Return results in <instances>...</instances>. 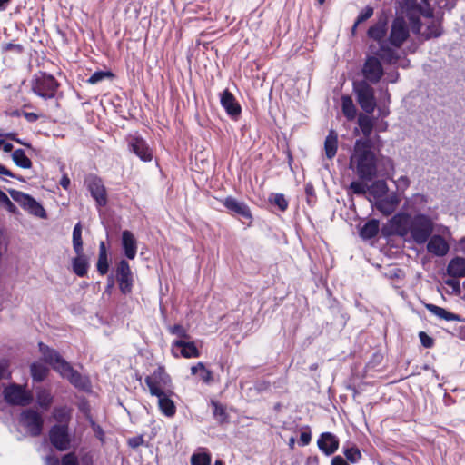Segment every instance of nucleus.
I'll return each mask as SVG.
<instances>
[{
    "mask_svg": "<svg viewBox=\"0 0 465 465\" xmlns=\"http://www.w3.org/2000/svg\"><path fill=\"white\" fill-rule=\"evenodd\" d=\"M341 102L344 115L348 120H353L356 115V108L352 99L350 96H343Z\"/></svg>",
    "mask_w": 465,
    "mask_h": 465,
    "instance_id": "obj_39",
    "label": "nucleus"
},
{
    "mask_svg": "<svg viewBox=\"0 0 465 465\" xmlns=\"http://www.w3.org/2000/svg\"><path fill=\"white\" fill-rule=\"evenodd\" d=\"M223 204L231 213L238 214L246 219H252L251 210L245 203L238 201L234 197L228 196L223 200Z\"/></svg>",
    "mask_w": 465,
    "mask_h": 465,
    "instance_id": "obj_20",
    "label": "nucleus"
},
{
    "mask_svg": "<svg viewBox=\"0 0 465 465\" xmlns=\"http://www.w3.org/2000/svg\"><path fill=\"white\" fill-rule=\"evenodd\" d=\"M36 401L40 407L47 410L53 402V396L48 390L41 388L36 391Z\"/></svg>",
    "mask_w": 465,
    "mask_h": 465,
    "instance_id": "obj_36",
    "label": "nucleus"
},
{
    "mask_svg": "<svg viewBox=\"0 0 465 465\" xmlns=\"http://www.w3.org/2000/svg\"><path fill=\"white\" fill-rule=\"evenodd\" d=\"M23 115L29 123H34L39 118V116L35 113L24 112Z\"/></svg>",
    "mask_w": 465,
    "mask_h": 465,
    "instance_id": "obj_55",
    "label": "nucleus"
},
{
    "mask_svg": "<svg viewBox=\"0 0 465 465\" xmlns=\"http://www.w3.org/2000/svg\"><path fill=\"white\" fill-rule=\"evenodd\" d=\"M338 148V136L337 134L331 130L324 142L325 154L328 159H332Z\"/></svg>",
    "mask_w": 465,
    "mask_h": 465,
    "instance_id": "obj_29",
    "label": "nucleus"
},
{
    "mask_svg": "<svg viewBox=\"0 0 465 465\" xmlns=\"http://www.w3.org/2000/svg\"><path fill=\"white\" fill-rule=\"evenodd\" d=\"M373 15V8L371 7V6H367L365 7L358 15L354 25H353V27H352V32L354 33L356 27L362 22L366 21L367 19H369L370 17H371Z\"/></svg>",
    "mask_w": 465,
    "mask_h": 465,
    "instance_id": "obj_43",
    "label": "nucleus"
},
{
    "mask_svg": "<svg viewBox=\"0 0 465 465\" xmlns=\"http://www.w3.org/2000/svg\"><path fill=\"white\" fill-rule=\"evenodd\" d=\"M129 150L137 155L143 162H150L153 159V151L147 143L140 136H129L127 138Z\"/></svg>",
    "mask_w": 465,
    "mask_h": 465,
    "instance_id": "obj_15",
    "label": "nucleus"
},
{
    "mask_svg": "<svg viewBox=\"0 0 465 465\" xmlns=\"http://www.w3.org/2000/svg\"><path fill=\"white\" fill-rule=\"evenodd\" d=\"M48 373V368L42 362L36 361L31 365V375L35 381H42Z\"/></svg>",
    "mask_w": 465,
    "mask_h": 465,
    "instance_id": "obj_34",
    "label": "nucleus"
},
{
    "mask_svg": "<svg viewBox=\"0 0 465 465\" xmlns=\"http://www.w3.org/2000/svg\"><path fill=\"white\" fill-rule=\"evenodd\" d=\"M8 193L12 199L29 213L40 218L46 217V213L43 206L29 194L15 189L8 190Z\"/></svg>",
    "mask_w": 465,
    "mask_h": 465,
    "instance_id": "obj_9",
    "label": "nucleus"
},
{
    "mask_svg": "<svg viewBox=\"0 0 465 465\" xmlns=\"http://www.w3.org/2000/svg\"><path fill=\"white\" fill-rule=\"evenodd\" d=\"M427 242V250L431 254L441 257L448 253L450 247L442 236L433 235Z\"/></svg>",
    "mask_w": 465,
    "mask_h": 465,
    "instance_id": "obj_22",
    "label": "nucleus"
},
{
    "mask_svg": "<svg viewBox=\"0 0 465 465\" xmlns=\"http://www.w3.org/2000/svg\"><path fill=\"white\" fill-rule=\"evenodd\" d=\"M354 91L360 106L368 114L374 111L376 103L373 88L365 81L354 84Z\"/></svg>",
    "mask_w": 465,
    "mask_h": 465,
    "instance_id": "obj_10",
    "label": "nucleus"
},
{
    "mask_svg": "<svg viewBox=\"0 0 465 465\" xmlns=\"http://www.w3.org/2000/svg\"><path fill=\"white\" fill-rule=\"evenodd\" d=\"M191 465H211V455L207 452L193 453L191 457Z\"/></svg>",
    "mask_w": 465,
    "mask_h": 465,
    "instance_id": "obj_40",
    "label": "nucleus"
},
{
    "mask_svg": "<svg viewBox=\"0 0 465 465\" xmlns=\"http://www.w3.org/2000/svg\"><path fill=\"white\" fill-rule=\"evenodd\" d=\"M410 36V27L403 17H396L393 19L387 44L394 50L399 49L407 41Z\"/></svg>",
    "mask_w": 465,
    "mask_h": 465,
    "instance_id": "obj_8",
    "label": "nucleus"
},
{
    "mask_svg": "<svg viewBox=\"0 0 465 465\" xmlns=\"http://www.w3.org/2000/svg\"><path fill=\"white\" fill-rule=\"evenodd\" d=\"M4 398L9 404L25 406L31 402L32 394L25 390V386L11 384L4 391Z\"/></svg>",
    "mask_w": 465,
    "mask_h": 465,
    "instance_id": "obj_11",
    "label": "nucleus"
},
{
    "mask_svg": "<svg viewBox=\"0 0 465 465\" xmlns=\"http://www.w3.org/2000/svg\"><path fill=\"white\" fill-rule=\"evenodd\" d=\"M447 272L452 277H465V258L455 257L448 264Z\"/></svg>",
    "mask_w": 465,
    "mask_h": 465,
    "instance_id": "obj_28",
    "label": "nucleus"
},
{
    "mask_svg": "<svg viewBox=\"0 0 465 465\" xmlns=\"http://www.w3.org/2000/svg\"><path fill=\"white\" fill-rule=\"evenodd\" d=\"M344 455L346 459L352 463L357 462L361 458V453L360 450L356 447H351L346 449L344 450Z\"/></svg>",
    "mask_w": 465,
    "mask_h": 465,
    "instance_id": "obj_45",
    "label": "nucleus"
},
{
    "mask_svg": "<svg viewBox=\"0 0 465 465\" xmlns=\"http://www.w3.org/2000/svg\"><path fill=\"white\" fill-rule=\"evenodd\" d=\"M72 265L73 271L77 276L84 277L86 275L89 264L83 252L81 254H77V257L73 260Z\"/></svg>",
    "mask_w": 465,
    "mask_h": 465,
    "instance_id": "obj_30",
    "label": "nucleus"
},
{
    "mask_svg": "<svg viewBox=\"0 0 465 465\" xmlns=\"http://www.w3.org/2000/svg\"><path fill=\"white\" fill-rule=\"evenodd\" d=\"M21 424L32 436H38L43 429V418L40 413L32 409H27L21 413Z\"/></svg>",
    "mask_w": 465,
    "mask_h": 465,
    "instance_id": "obj_13",
    "label": "nucleus"
},
{
    "mask_svg": "<svg viewBox=\"0 0 465 465\" xmlns=\"http://www.w3.org/2000/svg\"><path fill=\"white\" fill-rule=\"evenodd\" d=\"M350 190L355 194H364L368 187L363 182L353 181L350 184Z\"/></svg>",
    "mask_w": 465,
    "mask_h": 465,
    "instance_id": "obj_47",
    "label": "nucleus"
},
{
    "mask_svg": "<svg viewBox=\"0 0 465 465\" xmlns=\"http://www.w3.org/2000/svg\"><path fill=\"white\" fill-rule=\"evenodd\" d=\"M92 427H93V430H94L95 435L100 440H102L103 436H104V431H103L102 428L99 425L95 424L94 421H92Z\"/></svg>",
    "mask_w": 465,
    "mask_h": 465,
    "instance_id": "obj_57",
    "label": "nucleus"
},
{
    "mask_svg": "<svg viewBox=\"0 0 465 465\" xmlns=\"http://www.w3.org/2000/svg\"><path fill=\"white\" fill-rule=\"evenodd\" d=\"M122 247L126 258L133 260L137 253V241L130 231L122 232Z\"/></svg>",
    "mask_w": 465,
    "mask_h": 465,
    "instance_id": "obj_24",
    "label": "nucleus"
},
{
    "mask_svg": "<svg viewBox=\"0 0 465 465\" xmlns=\"http://www.w3.org/2000/svg\"><path fill=\"white\" fill-rule=\"evenodd\" d=\"M60 184L64 189H68L70 185V179L67 175H64L60 181Z\"/></svg>",
    "mask_w": 465,
    "mask_h": 465,
    "instance_id": "obj_60",
    "label": "nucleus"
},
{
    "mask_svg": "<svg viewBox=\"0 0 465 465\" xmlns=\"http://www.w3.org/2000/svg\"><path fill=\"white\" fill-rule=\"evenodd\" d=\"M221 104L232 117H237L241 114L240 104L236 102L233 94L227 89L221 94Z\"/></svg>",
    "mask_w": 465,
    "mask_h": 465,
    "instance_id": "obj_23",
    "label": "nucleus"
},
{
    "mask_svg": "<svg viewBox=\"0 0 465 465\" xmlns=\"http://www.w3.org/2000/svg\"><path fill=\"white\" fill-rule=\"evenodd\" d=\"M213 412L214 417L220 422H223L226 420V413H225L224 408L216 402H213Z\"/></svg>",
    "mask_w": 465,
    "mask_h": 465,
    "instance_id": "obj_49",
    "label": "nucleus"
},
{
    "mask_svg": "<svg viewBox=\"0 0 465 465\" xmlns=\"http://www.w3.org/2000/svg\"><path fill=\"white\" fill-rule=\"evenodd\" d=\"M12 159L18 167L24 169H29L32 167L31 160L26 156L25 151L22 149L15 150L12 153Z\"/></svg>",
    "mask_w": 465,
    "mask_h": 465,
    "instance_id": "obj_33",
    "label": "nucleus"
},
{
    "mask_svg": "<svg viewBox=\"0 0 465 465\" xmlns=\"http://www.w3.org/2000/svg\"><path fill=\"white\" fill-rule=\"evenodd\" d=\"M270 202L278 206L281 211H285L288 207V202L282 193H274L270 197Z\"/></svg>",
    "mask_w": 465,
    "mask_h": 465,
    "instance_id": "obj_42",
    "label": "nucleus"
},
{
    "mask_svg": "<svg viewBox=\"0 0 465 465\" xmlns=\"http://www.w3.org/2000/svg\"><path fill=\"white\" fill-rule=\"evenodd\" d=\"M50 440L59 450H65L69 448V436L65 425H54L50 430Z\"/></svg>",
    "mask_w": 465,
    "mask_h": 465,
    "instance_id": "obj_18",
    "label": "nucleus"
},
{
    "mask_svg": "<svg viewBox=\"0 0 465 465\" xmlns=\"http://www.w3.org/2000/svg\"><path fill=\"white\" fill-rule=\"evenodd\" d=\"M109 262L108 255H103L98 257L97 261V271L101 275H105L108 272Z\"/></svg>",
    "mask_w": 465,
    "mask_h": 465,
    "instance_id": "obj_46",
    "label": "nucleus"
},
{
    "mask_svg": "<svg viewBox=\"0 0 465 465\" xmlns=\"http://www.w3.org/2000/svg\"><path fill=\"white\" fill-rule=\"evenodd\" d=\"M114 74L110 71H97L94 72L87 80V83L91 84H96L105 79H112Z\"/></svg>",
    "mask_w": 465,
    "mask_h": 465,
    "instance_id": "obj_41",
    "label": "nucleus"
},
{
    "mask_svg": "<svg viewBox=\"0 0 465 465\" xmlns=\"http://www.w3.org/2000/svg\"><path fill=\"white\" fill-rule=\"evenodd\" d=\"M425 308L440 320H443V321H447V322H450V321L463 322V319L459 314L450 312L447 311L445 308L437 306L435 304L426 303Z\"/></svg>",
    "mask_w": 465,
    "mask_h": 465,
    "instance_id": "obj_27",
    "label": "nucleus"
},
{
    "mask_svg": "<svg viewBox=\"0 0 465 465\" xmlns=\"http://www.w3.org/2000/svg\"><path fill=\"white\" fill-rule=\"evenodd\" d=\"M62 465H79L78 458L74 452L65 454L62 459Z\"/></svg>",
    "mask_w": 465,
    "mask_h": 465,
    "instance_id": "obj_50",
    "label": "nucleus"
},
{
    "mask_svg": "<svg viewBox=\"0 0 465 465\" xmlns=\"http://www.w3.org/2000/svg\"><path fill=\"white\" fill-rule=\"evenodd\" d=\"M398 190L404 192L410 186V180L407 176L402 175L394 181Z\"/></svg>",
    "mask_w": 465,
    "mask_h": 465,
    "instance_id": "obj_51",
    "label": "nucleus"
},
{
    "mask_svg": "<svg viewBox=\"0 0 465 465\" xmlns=\"http://www.w3.org/2000/svg\"><path fill=\"white\" fill-rule=\"evenodd\" d=\"M5 209L11 213H16L17 212L16 206L11 201L5 206Z\"/></svg>",
    "mask_w": 465,
    "mask_h": 465,
    "instance_id": "obj_62",
    "label": "nucleus"
},
{
    "mask_svg": "<svg viewBox=\"0 0 465 465\" xmlns=\"http://www.w3.org/2000/svg\"><path fill=\"white\" fill-rule=\"evenodd\" d=\"M368 191L375 198L381 199L386 194L388 186L384 181L379 180L374 182L369 188Z\"/></svg>",
    "mask_w": 465,
    "mask_h": 465,
    "instance_id": "obj_37",
    "label": "nucleus"
},
{
    "mask_svg": "<svg viewBox=\"0 0 465 465\" xmlns=\"http://www.w3.org/2000/svg\"><path fill=\"white\" fill-rule=\"evenodd\" d=\"M58 86L55 78L45 73L35 74L32 80V91L44 99L54 97Z\"/></svg>",
    "mask_w": 465,
    "mask_h": 465,
    "instance_id": "obj_7",
    "label": "nucleus"
},
{
    "mask_svg": "<svg viewBox=\"0 0 465 465\" xmlns=\"http://www.w3.org/2000/svg\"><path fill=\"white\" fill-rule=\"evenodd\" d=\"M115 277L122 293L128 294L132 292L134 277L129 263L121 260L115 268Z\"/></svg>",
    "mask_w": 465,
    "mask_h": 465,
    "instance_id": "obj_12",
    "label": "nucleus"
},
{
    "mask_svg": "<svg viewBox=\"0 0 465 465\" xmlns=\"http://www.w3.org/2000/svg\"><path fill=\"white\" fill-rule=\"evenodd\" d=\"M358 124L364 137L368 139L373 129L371 118L365 114H360L358 117Z\"/></svg>",
    "mask_w": 465,
    "mask_h": 465,
    "instance_id": "obj_35",
    "label": "nucleus"
},
{
    "mask_svg": "<svg viewBox=\"0 0 465 465\" xmlns=\"http://www.w3.org/2000/svg\"><path fill=\"white\" fill-rule=\"evenodd\" d=\"M70 416V411L66 407L55 408L54 410V417L59 421L66 420Z\"/></svg>",
    "mask_w": 465,
    "mask_h": 465,
    "instance_id": "obj_48",
    "label": "nucleus"
},
{
    "mask_svg": "<svg viewBox=\"0 0 465 465\" xmlns=\"http://www.w3.org/2000/svg\"><path fill=\"white\" fill-rule=\"evenodd\" d=\"M350 168L361 181H371L376 176V156L369 139L356 140L350 157Z\"/></svg>",
    "mask_w": 465,
    "mask_h": 465,
    "instance_id": "obj_2",
    "label": "nucleus"
},
{
    "mask_svg": "<svg viewBox=\"0 0 465 465\" xmlns=\"http://www.w3.org/2000/svg\"><path fill=\"white\" fill-rule=\"evenodd\" d=\"M419 338L422 346L425 348H431L434 344L433 339L424 331H420L419 333Z\"/></svg>",
    "mask_w": 465,
    "mask_h": 465,
    "instance_id": "obj_52",
    "label": "nucleus"
},
{
    "mask_svg": "<svg viewBox=\"0 0 465 465\" xmlns=\"http://www.w3.org/2000/svg\"><path fill=\"white\" fill-rule=\"evenodd\" d=\"M191 372L193 375L199 373L200 379L205 383L213 381V372L203 362H198L196 365L192 366Z\"/></svg>",
    "mask_w": 465,
    "mask_h": 465,
    "instance_id": "obj_31",
    "label": "nucleus"
},
{
    "mask_svg": "<svg viewBox=\"0 0 465 465\" xmlns=\"http://www.w3.org/2000/svg\"><path fill=\"white\" fill-rule=\"evenodd\" d=\"M107 255V251L104 242H101L99 244V256Z\"/></svg>",
    "mask_w": 465,
    "mask_h": 465,
    "instance_id": "obj_63",
    "label": "nucleus"
},
{
    "mask_svg": "<svg viewBox=\"0 0 465 465\" xmlns=\"http://www.w3.org/2000/svg\"><path fill=\"white\" fill-rule=\"evenodd\" d=\"M144 381L153 396L173 391L171 377L162 366H159L152 374L148 375Z\"/></svg>",
    "mask_w": 465,
    "mask_h": 465,
    "instance_id": "obj_6",
    "label": "nucleus"
},
{
    "mask_svg": "<svg viewBox=\"0 0 465 465\" xmlns=\"http://www.w3.org/2000/svg\"><path fill=\"white\" fill-rule=\"evenodd\" d=\"M85 183L97 205L104 206L107 203V197L105 188L101 179L95 175H89L85 179Z\"/></svg>",
    "mask_w": 465,
    "mask_h": 465,
    "instance_id": "obj_16",
    "label": "nucleus"
},
{
    "mask_svg": "<svg viewBox=\"0 0 465 465\" xmlns=\"http://www.w3.org/2000/svg\"><path fill=\"white\" fill-rule=\"evenodd\" d=\"M407 5L411 8V10L407 12V17L411 21V30L414 34L420 35L425 39L438 37L440 35V28L435 23L427 25V27L422 30V25L420 22L419 15H422L425 17H432L431 10H425L420 4L416 2V0H407Z\"/></svg>",
    "mask_w": 465,
    "mask_h": 465,
    "instance_id": "obj_4",
    "label": "nucleus"
},
{
    "mask_svg": "<svg viewBox=\"0 0 465 465\" xmlns=\"http://www.w3.org/2000/svg\"><path fill=\"white\" fill-rule=\"evenodd\" d=\"M171 352L173 357H183L185 359L198 358L200 351L193 341L177 339L172 342Z\"/></svg>",
    "mask_w": 465,
    "mask_h": 465,
    "instance_id": "obj_14",
    "label": "nucleus"
},
{
    "mask_svg": "<svg viewBox=\"0 0 465 465\" xmlns=\"http://www.w3.org/2000/svg\"><path fill=\"white\" fill-rule=\"evenodd\" d=\"M128 444L132 448H137L143 444V436L133 437L128 440Z\"/></svg>",
    "mask_w": 465,
    "mask_h": 465,
    "instance_id": "obj_53",
    "label": "nucleus"
},
{
    "mask_svg": "<svg viewBox=\"0 0 465 465\" xmlns=\"http://www.w3.org/2000/svg\"><path fill=\"white\" fill-rule=\"evenodd\" d=\"M459 248L460 251L465 253V238H462L459 242Z\"/></svg>",
    "mask_w": 465,
    "mask_h": 465,
    "instance_id": "obj_64",
    "label": "nucleus"
},
{
    "mask_svg": "<svg viewBox=\"0 0 465 465\" xmlns=\"http://www.w3.org/2000/svg\"><path fill=\"white\" fill-rule=\"evenodd\" d=\"M169 331L173 335H176L179 339L188 340L190 338L187 331L181 324H174L168 328Z\"/></svg>",
    "mask_w": 465,
    "mask_h": 465,
    "instance_id": "obj_44",
    "label": "nucleus"
},
{
    "mask_svg": "<svg viewBox=\"0 0 465 465\" xmlns=\"http://www.w3.org/2000/svg\"><path fill=\"white\" fill-rule=\"evenodd\" d=\"M400 197L396 193H391L375 202V207L385 216L391 215L399 206Z\"/></svg>",
    "mask_w": 465,
    "mask_h": 465,
    "instance_id": "obj_19",
    "label": "nucleus"
},
{
    "mask_svg": "<svg viewBox=\"0 0 465 465\" xmlns=\"http://www.w3.org/2000/svg\"><path fill=\"white\" fill-rule=\"evenodd\" d=\"M39 349L43 360L59 372L63 378L67 379L71 384L78 389L88 390L89 381L74 370L70 363L62 358L56 351L50 349L42 342L39 343Z\"/></svg>",
    "mask_w": 465,
    "mask_h": 465,
    "instance_id": "obj_3",
    "label": "nucleus"
},
{
    "mask_svg": "<svg viewBox=\"0 0 465 465\" xmlns=\"http://www.w3.org/2000/svg\"><path fill=\"white\" fill-rule=\"evenodd\" d=\"M317 444L325 455L330 456L338 450L339 440L334 434L324 432L320 436Z\"/></svg>",
    "mask_w": 465,
    "mask_h": 465,
    "instance_id": "obj_21",
    "label": "nucleus"
},
{
    "mask_svg": "<svg viewBox=\"0 0 465 465\" xmlns=\"http://www.w3.org/2000/svg\"><path fill=\"white\" fill-rule=\"evenodd\" d=\"M73 247L76 254L83 252L82 226L78 223L73 231Z\"/></svg>",
    "mask_w": 465,
    "mask_h": 465,
    "instance_id": "obj_38",
    "label": "nucleus"
},
{
    "mask_svg": "<svg viewBox=\"0 0 465 465\" xmlns=\"http://www.w3.org/2000/svg\"><path fill=\"white\" fill-rule=\"evenodd\" d=\"M387 33L386 21L379 20L371 25L368 30V36L379 44V50L375 52V55L380 57L385 63L394 64L400 58L398 52L392 49L385 39Z\"/></svg>",
    "mask_w": 465,
    "mask_h": 465,
    "instance_id": "obj_5",
    "label": "nucleus"
},
{
    "mask_svg": "<svg viewBox=\"0 0 465 465\" xmlns=\"http://www.w3.org/2000/svg\"><path fill=\"white\" fill-rule=\"evenodd\" d=\"M45 464L46 465H60V461L57 457L50 455L45 458Z\"/></svg>",
    "mask_w": 465,
    "mask_h": 465,
    "instance_id": "obj_56",
    "label": "nucleus"
},
{
    "mask_svg": "<svg viewBox=\"0 0 465 465\" xmlns=\"http://www.w3.org/2000/svg\"><path fill=\"white\" fill-rule=\"evenodd\" d=\"M429 203V197L423 193H414L406 198L404 208L420 213Z\"/></svg>",
    "mask_w": 465,
    "mask_h": 465,
    "instance_id": "obj_25",
    "label": "nucleus"
},
{
    "mask_svg": "<svg viewBox=\"0 0 465 465\" xmlns=\"http://www.w3.org/2000/svg\"><path fill=\"white\" fill-rule=\"evenodd\" d=\"M362 74L371 83H378L383 75V68L380 60L375 56H368L362 68Z\"/></svg>",
    "mask_w": 465,
    "mask_h": 465,
    "instance_id": "obj_17",
    "label": "nucleus"
},
{
    "mask_svg": "<svg viewBox=\"0 0 465 465\" xmlns=\"http://www.w3.org/2000/svg\"><path fill=\"white\" fill-rule=\"evenodd\" d=\"M389 227L391 233L404 238L409 237L415 243L423 244L434 231V222L430 216L424 213L411 216L401 212L391 218Z\"/></svg>",
    "mask_w": 465,
    "mask_h": 465,
    "instance_id": "obj_1",
    "label": "nucleus"
},
{
    "mask_svg": "<svg viewBox=\"0 0 465 465\" xmlns=\"http://www.w3.org/2000/svg\"><path fill=\"white\" fill-rule=\"evenodd\" d=\"M7 370V365L4 361H0V381L5 377Z\"/></svg>",
    "mask_w": 465,
    "mask_h": 465,
    "instance_id": "obj_61",
    "label": "nucleus"
},
{
    "mask_svg": "<svg viewBox=\"0 0 465 465\" xmlns=\"http://www.w3.org/2000/svg\"><path fill=\"white\" fill-rule=\"evenodd\" d=\"M331 465H349V464L342 457L335 456L331 460Z\"/></svg>",
    "mask_w": 465,
    "mask_h": 465,
    "instance_id": "obj_58",
    "label": "nucleus"
},
{
    "mask_svg": "<svg viewBox=\"0 0 465 465\" xmlns=\"http://www.w3.org/2000/svg\"><path fill=\"white\" fill-rule=\"evenodd\" d=\"M173 391L157 395L158 406L163 414L166 417H173L176 412V407L173 401L171 399Z\"/></svg>",
    "mask_w": 465,
    "mask_h": 465,
    "instance_id": "obj_26",
    "label": "nucleus"
},
{
    "mask_svg": "<svg viewBox=\"0 0 465 465\" xmlns=\"http://www.w3.org/2000/svg\"><path fill=\"white\" fill-rule=\"evenodd\" d=\"M379 232V222L371 220L367 222L361 229L360 234L363 239H371L377 235Z\"/></svg>",
    "mask_w": 465,
    "mask_h": 465,
    "instance_id": "obj_32",
    "label": "nucleus"
},
{
    "mask_svg": "<svg viewBox=\"0 0 465 465\" xmlns=\"http://www.w3.org/2000/svg\"><path fill=\"white\" fill-rule=\"evenodd\" d=\"M312 435L310 432H302L300 441L302 446H306L310 443Z\"/></svg>",
    "mask_w": 465,
    "mask_h": 465,
    "instance_id": "obj_54",
    "label": "nucleus"
},
{
    "mask_svg": "<svg viewBox=\"0 0 465 465\" xmlns=\"http://www.w3.org/2000/svg\"><path fill=\"white\" fill-rule=\"evenodd\" d=\"M0 175H6L13 178L16 177L11 171L2 164H0Z\"/></svg>",
    "mask_w": 465,
    "mask_h": 465,
    "instance_id": "obj_59",
    "label": "nucleus"
}]
</instances>
